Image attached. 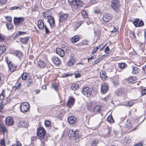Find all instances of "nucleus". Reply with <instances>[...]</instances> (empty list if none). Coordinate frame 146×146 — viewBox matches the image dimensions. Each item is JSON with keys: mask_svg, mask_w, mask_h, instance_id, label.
<instances>
[{"mask_svg": "<svg viewBox=\"0 0 146 146\" xmlns=\"http://www.w3.org/2000/svg\"><path fill=\"white\" fill-rule=\"evenodd\" d=\"M110 6L113 11L118 12L120 11V1L119 0H112Z\"/></svg>", "mask_w": 146, "mask_h": 146, "instance_id": "obj_1", "label": "nucleus"}, {"mask_svg": "<svg viewBox=\"0 0 146 146\" xmlns=\"http://www.w3.org/2000/svg\"><path fill=\"white\" fill-rule=\"evenodd\" d=\"M92 92V89L88 87L83 88L82 90V94L88 98L90 97Z\"/></svg>", "mask_w": 146, "mask_h": 146, "instance_id": "obj_2", "label": "nucleus"}, {"mask_svg": "<svg viewBox=\"0 0 146 146\" xmlns=\"http://www.w3.org/2000/svg\"><path fill=\"white\" fill-rule=\"evenodd\" d=\"M78 130L74 131L73 129L70 130L68 133V136L70 138H74V139L78 138Z\"/></svg>", "mask_w": 146, "mask_h": 146, "instance_id": "obj_3", "label": "nucleus"}, {"mask_svg": "<svg viewBox=\"0 0 146 146\" xmlns=\"http://www.w3.org/2000/svg\"><path fill=\"white\" fill-rule=\"evenodd\" d=\"M82 5V2L79 0H74L72 1L71 3L72 7L75 9H77Z\"/></svg>", "mask_w": 146, "mask_h": 146, "instance_id": "obj_4", "label": "nucleus"}, {"mask_svg": "<svg viewBox=\"0 0 146 146\" xmlns=\"http://www.w3.org/2000/svg\"><path fill=\"white\" fill-rule=\"evenodd\" d=\"M29 105L28 102H23L20 106L21 110L23 112H25L28 111L29 109Z\"/></svg>", "mask_w": 146, "mask_h": 146, "instance_id": "obj_5", "label": "nucleus"}, {"mask_svg": "<svg viewBox=\"0 0 146 146\" xmlns=\"http://www.w3.org/2000/svg\"><path fill=\"white\" fill-rule=\"evenodd\" d=\"M37 133L39 139H42L44 137L46 131L44 129L42 128L38 129Z\"/></svg>", "mask_w": 146, "mask_h": 146, "instance_id": "obj_6", "label": "nucleus"}, {"mask_svg": "<svg viewBox=\"0 0 146 146\" xmlns=\"http://www.w3.org/2000/svg\"><path fill=\"white\" fill-rule=\"evenodd\" d=\"M24 20L25 19L23 17L19 18L15 17L14 19V23L15 25L18 26L22 23Z\"/></svg>", "mask_w": 146, "mask_h": 146, "instance_id": "obj_7", "label": "nucleus"}, {"mask_svg": "<svg viewBox=\"0 0 146 146\" xmlns=\"http://www.w3.org/2000/svg\"><path fill=\"white\" fill-rule=\"evenodd\" d=\"M46 19H48L47 21L49 23L50 27L52 28L55 26V22L54 18L51 15H47Z\"/></svg>", "mask_w": 146, "mask_h": 146, "instance_id": "obj_8", "label": "nucleus"}, {"mask_svg": "<svg viewBox=\"0 0 146 146\" xmlns=\"http://www.w3.org/2000/svg\"><path fill=\"white\" fill-rule=\"evenodd\" d=\"M112 18V16L110 13H105L103 17V21L105 22H108Z\"/></svg>", "mask_w": 146, "mask_h": 146, "instance_id": "obj_9", "label": "nucleus"}, {"mask_svg": "<svg viewBox=\"0 0 146 146\" xmlns=\"http://www.w3.org/2000/svg\"><path fill=\"white\" fill-rule=\"evenodd\" d=\"M74 99L72 97H70L68 100L66 104V106L69 108H71L74 105Z\"/></svg>", "mask_w": 146, "mask_h": 146, "instance_id": "obj_10", "label": "nucleus"}, {"mask_svg": "<svg viewBox=\"0 0 146 146\" xmlns=\"http://www.w3.org/2000/svg\"><path fill=\"white\" fill-rule=\"evenodd\" d=\"M5 122L6 125L8 126L11 125L14 123L13 119L10 117H8L6 118Z\"/></svg>", "mask_w": 146, "mask_h": 146, "instance_id": "obj_11", "label": "nucleus"}, {"mask_svg": "<svg viewBox=\"0 0 146 146\" xmlns=\"http://www.w3.org/2000/svg\"><path fill=\"white\" fill-rule=\"evenodd\" d=\"M52 62L54 64L58 65L60 64L61 60L58 57L55 56H52Z\"/></svg>", "mask_w": 146, "mask_h": 146, "instance_id": "obj_12", "label": "nucleus"}, {"mask_svg": "<svg viewBox=\"0 0 146 146\" xmlns=\"http://www.w3.org/2000/svg\"><path fill=\"white\" fill-rule=\"evenodd\" d=\"M108 90V86L107 84L104 83L101 86V91L103 94L106 93Z\"/></svg>", "mask_w": 146, "mask_h": 146, "instance_id": "obj_13", "label": "nucleus"}, {"mask_svg": "<svg viewBox=\"0 0 146 146\" xmlns=\"http://www.w3.org/2000/svg\"><path fill=\"white\" fill-rule=\"evenodd\" d=\"M56 52L61 57H63L65 55L64 51L60 48H57L56 49Z\"/></svg>", "mask_w": 146, "mask_h": 146, "instance_id": "obj_14", "label": "nucleus"}, {"mask_svg": "<svg viewBox=\"0 0 146 146\" xmlns=\"http://www.w3.org/2000/svg\"><path fill=\"white\" fill-rule=\"evenodd\" d=\"M45 26L43 21L41 19L39 20L38 22V28L40 29H42L44 28Z\"/></svg>", "mask_w": 146, "mask_h": 146, "instance_id": "obj_15", "label": "nucleus"}, {"mask_svg": "<svg viewBox=\"0 0 146 146\" xmlns=\"http://www.w3.org/2000/svg\"><path fill=\"white\" fill-rule=\"evenodd\" d=\"M68 120L69 123L71 124L75 123L76 121V118L73 116H71L68 117Z\"/></svg>", "mask_w": 146, "mask_h": 146, "instance_id": "obj_16", "label": "nucleus"}, {"mask_svg": "<svg viewBox=\"0 0 146 146\" xmlns=\"http://www.w3.org/2000/svg\"><path fill=\"white\" fill-rule=\"evenodd\" d=\"M0 128L1 131L3 134L8 133V129L4 125H0Z\"/></svg>", "mask_w": 146, "mask_h": 146, "instance_id": "obj_17", "label": "nucleus"}, {"mask_svg": "<svg viewBox=\"0 0 146 146\" xmlns=\"http://www.w3.org/2000/svg\"><path fill=\"white\" fill-rule=\"evenodd\" d=\"M79 40V36L76 35L72 37L70 39L71 42L72 43L76 42Z\"/></svg>", "mask_w": 146, "mask_h": 146, "instance_id": "obj_18", "label": "nucleus"}, {"mask_svg": "<svg viewBox=\"0 0 146 146\" xmlns=\"http://www.w3.org/2000/svg\"><path fill=\"white\" fill-rule=\"evenodd\" d=\"M75 62L74 59L73 57H71L70 59L67 62V64L68 66H73Z\"/></svg>", "mask_w": 146, "mask_h": 146, "instance_id": "obj_19", "label": "nucleus"}, {"mask_svg": "<svg viewBox=\"0 0 146 146\" xmlns=\"http://www.w3.org/2000/svg\"><path fill=\"white\" fill-rule=\"evenodd\" d=\"M68 16V15L66 14L61 15L60 16V19L59 20V22H61L63 21L66 19Z\"/></svg>", "mask_w": 146, "mask_h": 146, "instance_id": "obj_20", "label": "nucleus"}, {"mask_svg": "<svg viewBox=\"0 0 146 146\" xmlns=\"http://www.w3.org/2000/svg\"><path fill=\"white\" fill-rule=\"evenodd\" d=\"M7 63L9 66L11 71H13L15 70L16 67L15 66H14L11 62H9V63L7 62Z\"/></svg>", "mask_w": 146, "mask_h": 146, "instance_id": "obj_21", "label": "nucleus"}, {"mask_svg": "<svg viewBox=\"0 0 146 146\" xmlns=\"http://www.w3.org/2000/svg\"><path fill=\"white\" fill-rule=\"evenodd\" d=\"M29 39V37H26L24 38H21L20 39V41L23 44H27Z\"/></svg>", "mask_w": 146, "mask_h": 146, "instance_id": "obj_22", "label": "nucleus"}, {"mask_svg": "<svg viewBox=\"0 0 146 146\" xmlns=\"http://www.w3.org/2000/svg\"><path fill=\"white\" fill-rule=\"evenodd\" d=\"M6 48V46L5 45L0 46V56L5 52Z\"/></svg>", "mask_w": 146, "mask_h": 146, "instance_id": "obj_23", "label": "nucleus"}, {"mask_svg": "<svg viewBox=\"0 0 146 146\" xmlns=\"http://www.w3.org/2000/svg\"><path fill=\"white\" fill-rule=\"evenodd\" d=\"M37 64L39 68H44L46 65L44 62L41 60L39 61L38 62Z\"/></svg>", "mask_w": 146, "mask_h": 146, "instance_id": "obj_24", "label": "nucleus"}, {"mask_svg": "<svg viewBox=\"0 0 146 146\" xmlns=\"http://www.w3.org/2000/svg\"><path fill=\"white\" fill-rule=\"evenodd\" d=\"M18 126L20 127H27V124L25 122L23 121H20L18 123Z\"/></svg>", "mask_w": 146, "mask_h": 146, "instance_id": "obj_25", "label": "nucleus"}, {"mask_svg": "<svg viewBox=\"0 0 146 146\" xmlns=\"http://www.w3.org/2000/svg\"><path fill=\"white\" fill-rule=\"evenodd\" d=\"M100 76L101 79L103 80H105L106 78L107 77V76L105 72L102 71V73L101 72L100 73Z\"/></svg>", "mask_w": 146, "mask_h": 146, "instance_id": "obj_26", "label": "nucleus"}, {"mask_svg": "<svg viewBox=\"0 0 146 146\" xmlns=\"http://www.w3.org/2000/svg\"><path fill=\"white\" fill-rule=\"evenodd\" d=\"M126 127L128 128H131L132 127V123L130 120L129 119L127 121L126 123Z\"/></svg>", "mask_w": 146, "mask_h": 146, "instance_id": "obj_27", "label": "nucleus"}, {"mask_svg": "<svg viewBox=\"0 0 146 146\" xmlns=\"http://www.w3.org/2000/svg\"><path fill=\"white\" fill-rule=\"evenodd\" d=\"M139 72V69L136 67H134L132 68V73L133 74H136Z\"/></svg>", "mask_w": 146, "mask_h": 146, "instance_id": "obj_28", "label": "nucleus"}, {"mask_svg": "<svg viewBox=\"0 0 146 146\" xmlns=\"http://www.w3.org/2000/svg\"><path fill=\"white\" fill-rule=\"evenodd\" d=\"M101 106H100L97 105L94 108L93 111L95 113L97 112H100Z\"/></svg>", "mask_w": 146, "mask_h": 146, "instance_id": "obj_29", "label": "nucleus"}, {"mask_svg": "<svg viewBox=\"0 0 146 146\" xmlns=\"http://www.w3.org/2000/svg\"><path fill=\"white\" fill-rule=\"evenodd\" d=\"M78 85L76 84H73L71 86V88L74 91H76L78 88Z\"/></svg>", "mask_w": 146, "mask_h": 146, "instance_id": "obj_30", "label": "nucleus"}, {"mask_svg": "<svg viewBox=\"0 0 146 146\" xmlns=\"http://www.w3.org/2000/svg\"><path fill=\"white\" fill-rule=\"evenodd\" d=\"M99 143V141L98 139H94L92 141L91 146H97V145Z\"/></svg>", "mask_w": 146, "mask_h": 146, "instance_id": "obj_31", "label": "nucleus"}, {"mask_svg": "<svg viewBox=\"0 0 146 146\" xmlns=\"http://www.w3.org/2000/svg\"><path fill=\"white\" fill-rule=\"evenodd\" d=\"M14 54L17 56L20 57L22 55V53L20 51L16 50L14 52Z\"/></svg>", "mask_w": 146, "mask_h": 146, "instance_id": "obj_32", "label": "nucleus"}, {"mask_svg": "<svg viewBox=\"0 0 146 146\" xmlns=\"http://www.w3.org/2000/svg\"><path fill=\"white\" fill-rule=\"evenodd\" d=\"M136 80V78L135 77H132L129 78L128 80V82L129 83H133Z\"/></svg>", "mask_w": 146, "mask_h": 146, "instance_id": "obj_33", "label": "nucleus"}, {"mask_svg": "<svg viewBox=\"0 0 146 146\" xmlns=\"http://www.w3.org/2000/svg\"><path fill=\"white\" fill-rule=\"evenodd\" d=\"M126 66V65L125 63L121 62L118 63V66L121 69L124 68Z\"/></svg>", "mask_w": 146, "mask_h": 146, "instance_id": "obj_34", "label": "nucleus"}, {"mask_svg": "<svg viewBox=\"0 0 146 146\" xmlns=\"http://www.w3.org/2000/svg\"><path fill=\"white\" fill-rule=\"evenodd\" d=\"M107 119L109 123H112L114 121L111 115H109L107 117Z\"/></svg>", "mask_w": 146, "mask_h": 146, "instance_id": "obj_35", "label": "nucleus"}, {"mask_svg": "<svg viewBox=\"0 0 146 146\" xmlns=\"http://www.w3.org/2000/svg\"><path fill=\"white\" fill-rule=\"evenodd\" d=\"M113 82L114 85L116 86L118 85L119 84V80L118 78H117L115 80L114 78L113 80Z\"/></svg>", "mask_w": 146, "mask_h": 146, "instance_id": "obj_36", "label": "nucleus"}, {"mask_svg": "<svg viewBox=\"0 0 146 146\" xmlns=\"http://www.w3.org/2000/svg\"><path fill=\"white\" fill-rule=\"evenodd\" d=\"M135 20L136 21H134L133 22V24L136 27H139V19H135Z\"/></svg>", "mask_w": 146, "mask_h": 146, "instance_id": "obj_37", "label": "nucleus"}, {"mask_svg": "<svg viewBox=\"0 0 146 146\" xmlns=\"http://www.w3.org/2000/svg\"><path fill=\"white\" fill-rule=\"evenodd\" d=\"M5 90H3L1 93L0 94V100H3L4 97L5 96Z\"/></svg>", "mask_w": 146, "mask_h": 146, "instance_id": "obj_38", "label": "nucleus"}, {"mask_svg": "<svg viewBox=\"0 0 146 146\" xmlns=\"http://www.w3.org/2000/svg\"><path fill=\"white\" fill-rule=\"evenodd\" d=\"M44 125L46 127H49L51 126V122L48 120H46L44 122Z\"/></svg>", "mask_w": 146, "mask_h": 146, "instance_id": "obj_39", "label": "nucleus"}, {"mask_svg": "<svg viewBox=\"0 0 146 146\" xmlns=\"http://www.w3.org/2000/svg\"><path fill=\"white\" fill-rule=\"evenodd\" d=\"M118 96H120L124 94V92L121 89H119L117 92Z\"/></svg>", "mask_w": 146, "mask_h": 146, "instance_id": "obj_40", "label": "nucleus"}, {"mask_svg": "<svg viewBox=\"0 0 146 146\" xmlns=\"http://www.w3.org/2000/svg\"><path fill=\"white\" fill-rule=\"evenodd\" d=\"M6 26L8 29H11L13 27V25L10 23H7L6 24Z\"/></svg>", "mask_w": 146, "mask_h": 146, "instance_id": "obj_41", "label": "nucleus"}, {"mask_svg": "<svg viewBox=\"0 0 146 146\" xmlns=\"http://www.w3.org/2000/svg\"><path fill=\"white\" fill-rule=\"evenodd\" d=\"M27 77V74L26 73H23L22 76V78L23 80H25Z\"/></svg>", "mask_w": 146, "mask_h": 146, "instance_id": "obj_42", "label": "nucleus"}, {"mask_svg": "<svg viewBox=\"0 0 146 146\" xmlns=\"http://www.w3.org/2000/svg\"><path fill=\"white\" fill-rule=\"evenodd\" d=\"M82 14L85 18H87L88 17V15L86 14V11L84 10L82 11Z\"/></svg>", "mask_w": 146, "mask_h": 146, "instance_id": "obj_43", "label": "nucleus"}, {"mask_svg": "<svg viewBox=\"0 0 146 146\" xmlns=\"http://www.w3.org/2000/svg\"><path fill=\"white\" fill-rule=\"evenodd\" d=\"M104 52L106 53H107V54H109L110 53V49L108 46H107L106 47L104 50Z\"/></svg>", "mask_w": 146, "mask_h": 146, "instance_id": "obj_44", "label": "nucleus"}, {"mask_svg": "<svg viewBox=\"0 0 146 146\" xmlns=\"http://www.w3.org/2000/svg\"><path fill=\"white\" fill-rule=\"evenodd\" d=\"M36 136H32L31 137V140L32 143H33V142L35 141L36 140Z\"/></svg>", "mask_w": 146, "mask_h": 146, "instance_id": "obj_45", "label": "nucleus"}, {"mask_svg": "<svg viewBox=\"0 0 146 146\" xmlns=\"http://www.w3.org/2000/svg\"><path fill=\"white\" fill-rule=\"evenodd\" d=\"M52 86L55 90H57L58 85L56 84L55 83H53L52 85Z\"/></svg>", "mask_w": 146, "mask_h": 146, "instance_id": "obj_46", "label": "nucleus"}, {"mask_svg": "<svg viewBox=\"0 0 146 146\" xmlns=\"http://www.w3.org/2000/svg\"><path fill=\"white\" fill-rule=\"evenodd\" d=\"M62 77H68L70 76H71L72 75L71 73H66L64 74H62Z\"/></svg>", "mask_w": 146, "mask_h": 146, "instance_id": "obj_47", "label": "nucleus"}, {"mask_svg": "<svg viewBox=\"0 0 146 146\" xmlns=\"http://www.w3.org/2000/svg\"><path fill=\"white\" fill-rule=\"evenodd\" d=\"M83 23V22L82 21H79L76 24V27L77 28H78L79 26L81 25Z\"/></svg>", "mask_w": 146, "mask_h": 146, "instance_id": "obj_48", "label": "nucleus"}, {"mask_svg": "<svg viewBox=\"0 0 146 146\" xmlns=\"http://www.w3.org/2000/svg\"><path fill=\"white\" fill-rule=\"evenodd\" d=\"M5 39V36L2 34L0 33V41L2 42Z\"/></svg>", "mask_w": 146, "mask_h": 146, "instance_id": "obj_49", "label": "nucleus"}, {"mask_svg": "<svg viewBox=\"0 0 146 146\" xmlns=\"http://www.w3.org/2000/svg\"><path fill=\"white\" fill-rule=\"evenodd\" d=\"M141 93L142 96L146 94V89H142L141 91Z\"/></svg>", "mask_w": 146, "mask_h": 146, "instance_id": "obj_50", "label": "nucleus"}, {"mask_svg": "<svg viewBox=\"0 0 146 146\" xmlns=\"http://www.w3.org/2000/svg\"><path fill=\"white\" fill-rule=\"evenodd\" d=\"M1 146H6L5 145V141L4 139H2L0 142Z\"/></svg>", "mask_w": 146, "mask_h": 146, "instance_id": "obj_51", "label": "nucleus"}, {"mask_svg": "<svg viewBox=\"0 0 146 146\" xmlns=\"http://www.w3.org/2000/svg\"><path fill=\"white\" fill-rule=\"evenodd\" d=\"M133 105V103L132 102H128L127 103L126 106L129 107Z\"/></svg>", "mask_w": 146, "mask_h": 146, "instance_id": "obj_52", "label": "nucleus"}, {"mask_svg": "<svg viewBox=\"0 0 146 146\" xmlns=\"http://www.w3.org/2000/svg\"><path fill=\"white\" fill-rule=\"evenodd\" d=\"M48 13V12L47 11L44 12L42 13L43 17L45 19H46V18L47 17V14Z\"/></svg>", "mask_w": 146, "mask_h": 146, "instance_id": "obj_53", "label": "nucleus"}, {"mask_svg": "<svg viewBox=\"0 0 146 146\" xmlns=\"http://www.w3.org/2000/svg\"><path fill=\"white\" fill-rule=\"evenodd\" d=\"M26 33V32H21V31H19L18 32V34L17 33V34H16V35H17L18 36H19L20 35H22L23 34H25Z\"/></svg>", "mask_w": 146, "mask_h": 146, "instance_id": "obj_54", "label": "nucleus"}, {"mask_svg": "<svg viewBox=\"0 0 146 146\" xmlns=\"http://www.w3.org/2000/svg\"><path fill=\"white\" fill-rule=\"evenodd\" d=\"M106 45L103 46L102 44H100L98 47L99 48H100V50H102L105 46Z\"/></svg>", "mask_w": 146, "mask_h": 146, "instance_id": "obj_55", "label": "nucleus"}, {"mask_svg": "<svg viewBox=\"0 0 146 146\" xmlns=\"http://www.w3.org/2000/svg\"><path fill=\"white\" fill-rule=\"evenodd\" d=\"M33 83V81L32 80H30L27 83V86L28 87H29L31 86V85Z\"/></svg>", "mask_w": 146, "mask_h": 146, "instance_id": "obj_56", "label": "nucleus"}, {"mask_svg": "<svg viewBox=\"0 0 146 146\" xmlns=\"http://www.w3.org/2000/svg\"><path fill=\"white\" fill-rule=\"evenodd\" d=\"M89 41L86 40H84L82 41L83 44L84 45L88 44Z\"/></svg>", "mask_w": 146, "mask_h": 146, "instance_id": "obj_57", "label": "nucleus"}, {"mask_svg": "<svg viewBox=\"0 0 146 146\" xmlns=\"http://www.w3.org/2000/svg\"><path fill=\"white\" fill-rule=\"evenodd\" d=\"M130 36L132 38H134L135 37V33L134 32H131L130 34Z\"/></svg>", "mask_w": 146, "mask_h": 146, "instance_id": "obj_58", "label": "nucleus"}, {"mask_svg": "<svg viewBox=\"0 0 146 146\" xmlns=\"http://www.w3.org/2000/svg\"><path fill=\"white\" fill-rule=\"evenodd\" d=\"M6 19L9 22L11 21L12 19L11 17H5Z\"/></svg>", "mask_w": 146, "mask_h": 146, "instance_id": "obj_59", "label": "nucleus"}, {"mask_svg": "<svg viewBox=\"0 0 146 146\" xmlns=\"http://www.w3.org/2000/svg\"><path fill=\"white\" fill-rule=\"evenodd\" d=\"M7 0H0V3L1 4H5L7 2Z\"/></svg>", "mask_w": 146, "mask_h": 146, "instance_id": "obj_60", "label": "nucleus"}, {"mask_svg": "<svg viewBox=\"0 0 146 146\" xmlns=\"http://www.w3.org/2000/svg\"><path fill=\"white\" fill-rule=\"evenodd\" d=\"M44 28H45V31H46V33H49L50 31L48 30V28L47 27L46 25L45 26Z\"/></svg>", "mask_w": 146, "mask_h": 146, "instance_id": "obj_61", "label": "nucleus"}, {"mask_svg": "<svg viewBox=\"0 0 146 146\" xmlns=\"http://www.w3.org/2000/svg\"><path fill=\"white\" fill-rule=\"evenodd\" d=\"M143 144L140 142L134 145V146H142Z\"/></svg>", "mask_w": 146, "mask_h": 146, "instance_id": "obj_62", "label": "nucleus"}, {"mask_svg": "<svg viewBox=\"0 0 146 146\" xmlns=\"http://www.w3.org/2000/svg\"><path fill=\"white\" fill-rule=\"evenodd\" d=\"M97 2V0H91L90 3L92 4L96 3Z\"/></svg>", "mask_w": 146, "mask_h": 146, "instance_id": "obj_63", "label": "nucleus"}, {"mask_svg": "<svg viewBox=\"0 0 146 146\" xmlns=\"http://www.w3.org/2000/svg\"><path fill=\"white\" fill-rule=\"evenodd\" d=\"M142 69L144 73L146 74V65L142 67Z\"/></svg>", "mask_w": 146, "mask_h": 146, "instance_id": "obj_64", "label": "nucleus"}]
</instances>
